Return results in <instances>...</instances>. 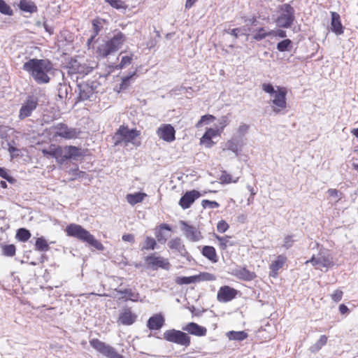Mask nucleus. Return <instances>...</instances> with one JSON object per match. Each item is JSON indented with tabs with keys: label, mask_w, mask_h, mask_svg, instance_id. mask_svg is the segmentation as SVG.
Listing matches in <instances>:
<instances>
[{
	"label": "nucleus",
	"mask_w": 358,
	"mask_h": 358,
	"mask_svg": "<svg viewBox=\"0 0 358 358\" xmlns=\"http://www.w3.org/2000/svg\"><path fill=\"white\" fill-rule=\"evenodd\" d=\"M22 69L29 73L37 84L41 85L50 82L48 74L52 71L53 65L47 59H30L24 63Z\"/></svg>",
	"instance_id": "nucleus-1"
},
{
	"label": "nucleus",
	"mask_w": 358,
	"mask_h": 358,
	"mask_svg": "<svg viewBox=\"0 0 358 358\" xmlns=\"http://www.w3.org/2000/svg\"><path fill=\"white\" fill-rule=\"evenodd\" d=\"M126 41V36L118 31L115 33L110 39L103 41L99 44L96 48V53L99 56L105 58L118 51Z\"/></svg>",
	"instance_id": "nucleus-2"
},
{
	"label": "nucleus",
	"mask_w": 358,
	"mask_h": 358,
	"mask_svg": "<svg viewBox=\"0 0 358 358\" xmlns=\"http://www.w3.org/2000/svg\"><path fill=\"white\" fill-rule=\"evenodd\" d=\"M66 232L69 236L86 242L99 250H103L104 248L103 245L93 235L79 224H70L66 227Z\"/></svg>",
	"instance_id": "nucleus-3"
},
{
	"label": "nucleus",
	"mask_w": 358,
	"mask_h": 358,
	"mask_svg": "<svg viewBox=\"0 0 358 358\" xmlns=\"http://www.w3.org/2000/svg\"><path fill=\"white\" fill-rule=\"evenodd\" d=\"M66 232L69 236L86 242L99 250H103L104 248L103 245L93 235L79 224H70L66 227Z\"/></svg>",
	"instance_id": "nucleus-4"
},
{
	"label": "nucleus",
	"mask_w": 358,
	"mask_h": 358,
	"mask_svg": "<svg viewBox=\"0 0 358 358\" xmlns=\"http://www.w3.org/2000/svg\"><path fill=\"white\" fill-rule=\"evenodd\" d=\"M262 90L273 97L271 103L273 105V111L275 113H280L282 110L287 107V91L285 88L277 87V90H275L271 83H264L262 85Z\"/></svg>",
	"instance_id": "nucleus-5"
},
{
	"label": "nucleus",
	"mask_w": 358,
	"mask_h": 358,
	"mask_svg": "<svg viewBox=\"0 0 358 358\" xmlns=\"http://www.w3.org/2000/svg\"><path fill=\"white\" fill-rule=\"evenodd\" d=\"M295 11L292 6L288 3L282 5L280 8L279 15L276 19V24L281 28H289L295 20Z\"/></svg>",
	"instance_id": "nucleus-6"
},
{
	"label": "nucleus",
	"mask_w": 358,
	"mask_h": 358,
	"mask_svg": "<svg viewBox=\"0 0 358 358\" xmlns=\"http://www.w3.org/2000/svg\"><path fill=\"white\" fill-rule=\"evenodd\" d=\"M163 336L166 341L185 348L189 346L191 343L188 334L180 330L169 329L166 331Z\"/></svg>",
	"instance_id": "nucleus-7"
},
{
	"label": "nucleus",
	"mask_w": 358,
	"mask_h": 358,
	"mask_svg": "<svg viewBox=\"0 0 358 358\" xmlns=\"http://www.w3.org/2000/svg\"><path fill=\"white\" fill-rule=\"evenodd\" d=\"M98 83L94 80H87L78 84V96L80 101L90 100L96 92Z\"/></svg>",
	"instance_id": "nucleus-8"
},
{
	"label": "nucleus",
	"mask_w": 358,
	"mask_h": 358,
	"mask_svg": "<svg viewBox=\"0 0 358 358\" xmlns=\"http://www.w3.org/2000/svg\"><path fill=\"white\" fill-rule=\"evenodd\" d=\"M92 348L108 358H124V356L118 354L112 346L94 338L90 341Z\"/></svg>",
	"instance_id": "nucleus-9"
},
{
	"label": "nucleus",
	"mask_w": 358,
	"mask_h": 358,
	"mask_svg": "<svg viewBox=\"0 0 358 358\" xmlns=\"http://www.w3.org/2000/svg\"><path fill=\"white\" fill-rule=\"evenodd\" d=\"M306 263H310L317 268H321L322 267L328 268L334 265L331 255L325 250H321L317 257L313 255Z\"/></svg>",
	"instance_id": "nucleus-10"
},
{
	"label": "nucleus",
	"mask_w": 358,
	"mask_h": 358,
	"mask_svg": "<svg viewBox=\"0 0 358 358\" xmlns=\"http://www.w3.org/2000/svg\"><path fill=\"white\" fill-rule=\"evenodd\" d=\"M38 105V99L34 95H29L21 106L19 112V118L24 120L31 115Z\"/></svg>",
	"instance_id": "nucleus-11"
},
{
	"label": "nucleus",
	"mask_w": 358,
	"mask_h": 358,
	"mask_svg": "<svg viewBox=\"0 0 358 358\" xmlns=\"http://www.w3.org/2000/svg\"><path fill=\"white\" fill-rule=\"evenodd\" d=\"M180 224L185 237L190 241L197 242L203 238L201 231L196 227L189 225L185 221H180Z\"/></svg>",
	"instance_id": "nucleus-12"
},
{
	"label": "nucleus",
	"mask_w": 358,
	"mask_h": 358,
	"mask_svg": "<svg viewBox=\"0 0 358 358\" xmlns=\"http://www.w3.org/2000/svg\"><path fill=\"white\" fill-rule=\"evenodd\" d=\"M158 137L164 141L171 143L176 139V130L170 124H162L156 131Z\"/></svg>",
	"instance_id": "nucleus-13"
},
{
	"label": "nucleus",
	"mask_w": 358,
	"mask_h": 358,
	"mask_svg": "<svg viewBox=\"0 0 358 358\" xmlns=\"http://www.w3.org/2000/svg\"><path fill=\"white\" fill-rule=\"evenodd\" d=\"M145 263L152 268V270H156L158 268L169 270L170 268V263L168 259L162 257L149 255L145 257Z\"/></svg>",
	"instance_id": "nucleus-14"
},
{
	"label": "nucleus",
	"mask_w": 358,
	"mask_h": 358,
	"mask_svg": "<svg viewBox=\"0 0 358 358\" xmlns=\"http://www.w3.org/2000/svg\"><path fill=\"white\" fill-rule=\"evenodd\" d=\"M138 135L136 129H129L127 127L121 126L115 133L117 141L131 142Z\"/></svg>",
	"instance_id": "nucleus-15"
},
{
	"label": "nucleus",
	"mask_w": 358,
	"mask_h": 358,
	"mask_svg": "<svg viewBox=\"0 0 358 358\" xmlns=\"http://www.w3.org/2000/svg\"><path fill=\"white\" fill-rule=\"evenodd\" d=\"M243 145L244 143L243 139L237 136H234L224 143L222 150H230L234 152L236 156H238Z\"/></svg>",
	"instance_id": "nucleus-16"
},
{
	"label": "nucleus",
	"mask_w": 358,
	"mask_h": 358,
	"mask_svg": "<svg viewBox=\"0 0 358 358\" xmlns=\"http://www.w3.org/2000/svg\"><path fill=\"white\" fill-rule=\"evenodd\" d=\"M137 319V315L132 312L131 308L124 307L120 312L118 322L123 325L133 324Z\"/></svg>",
	"instance_id": "nucleus-17"
},
{
	"label": "nucleus",
	"mask_w": 358,
	"mask_h": 358,
	"mask_svg": "<svg viewBox=\"0 0 358 358\" xmlns=\"http://www.w3.org/2000/svg\"><path fill=\"white\" fill-rule=\"evenodd\" d=\"M201 196V194L197 190H191L185 193L179 201V205L183 209L189 208L194 201Z\"/></svg>",
	"instance_id": "nucleus-18"
},
{
	"label": "nucleus",
	"mask_w": 358,
	"mask_h": 358,
	"mask_svg": "<svg viewBox=\"0 0 358 358\" xmlns=\"http://www.w3.org/2000/svg\"><path fill=\"white\" fill-rule=\"evenodd\" d=\"M55 135L66 139H73L78 136V132L76 129L69 128L64 124H59L56 127Z\"/></svg>",
	"instance_id": "nucleus-19"
},
{
	"label": "nucleus",
	"mask_w": 358,
	"mask_h": 358,
	"mask_svg": "<svg viewBox=\"0 0 358 358\" xmlns=\"http://www.w3.org/2000/svg\"><path fill=\"white\" fill-rule=\"evenodd\" d=\"M237 291L229 286H223L217 292V300L222 302H228L236 297Z\"/></svg>",
	"instance_id": "nucleus-20"
},
{
	"label": "nucleus",
	"mask_w": 358,
	"mask_h": 358,
	"mask_svg": "<svg viewBox=\"0 0 358 358\" xmlns=\"http://www.w3.org/2000/svg\"><path fill=\"white\" fill-rule=\"evenodd\" d=\"M182 330L196 336H204L206 334V327L199 325L195 322H189L182 327Z\"/></svg>",
	"instance_id": "nucleus-21"
},
{
	"label": "nucleus",
	"mask_w": 358,
	"mask_h": 358,
	"mask_svg": "<svg viewBox=\"0 0 358 358\" xmlns=\"http://www.w3.org/2000/svg\"><path fill=\"white\" fill-rule=\"evenodd\" d=\"M42 152L44 156L55 158L59 163H61V159L63 158L64 150L60 146L56 147L55 145H51L48 150L43 149Z\"/></svg>",
	"instance_id": "nucleus-22"
},
{
	"label": "nucleus",
	"mask_w": 358,
	"mask_h": 358,
	"mask_svg": "<svg viewBox=\"0 0 358 358\" xmlns=\"http://www.w3.org/2000/svg\"><path fill=\"white\" fill-rule=\"evenodd\" d=\"M63 150V158L61 159V164L67 159H76L78 157L81 156L80 149L76 146H66Z\"/></svg>",
	"instance_id": "nucleus-23"
},
{
	"label": "nucleus",
	"mask_w": 358,
	"mask_h": 358,
	"mask_svg": "<svg viewBox=\"0 0 358 358\" xmlns=\"http://www.w3.org/2000/svg\"><path fill=\"white\" fill-rule=\"evenodd\" d=\"M168 245L171 250L176 251L182 257H186L188 255L185 246L180 238L177 237L171 239L169 242Z\"/></svg>",
	"instance_id": "nucleus-24"
},
{
	"label": "nucleus",
	"mask_w": 358,
	"mask_h": 358,
	"mask_svg": "<svg viewBox=\"0 0 358 358\" xmlns=\"http://www.w3.org/2000/svg\"><path fill=\"white\" fill-rule=\"evenodd\" d=\"M331 29L336 35L343 33V27L340 20V15L336 12L331 13Z\"/></svg>",
	"instance_id": "nucleus-25"
},
{
	"label": "nucleus",
	"mask_w": 358,
	"mask_h": 358,
	"mask_svg": "<svg viewBox=\"0 0 358 358\" xmlns=\"http://www.w3.org/2000/svg\"><path fill=\"white\" fill-rule=\"evenodd\" d=\"M164 322L163 316L160 314L150 317L148 321V327L150 330H158L162 328Z\"/></svg>",
	"instance_id": "nucleus-26"
},
{
	"label": "nucleus",
	"mask_w": 358,
	"mask_h": 358,
	"mask_svg": "<svg viewBox=\"0 0 358 358\" xmlns=\"http://www.w3.org/2000/svg\"><path fill=\"white\" fill-rule=\"evenodd\" d=\"M171 231V228L168 224H162L158 229H155V235L157 241L160 243H164L166 241L167 237L164 234L163 230Z\"/></svg>",
	"instance_id": "nucleus-27"
},
{
	"label": "nucleus",
	"mask_w": 358,
	"mask_h": 358,
	"mask_svg": "<svg viewBox=\"0 0 358 358\" xmlns=\"http://www.w3.org/2000/svg\"><path fill=\"white\" fill-rule=\"evenodd\" d=\"M202 255L212 262H217V257L215 249L213 246H203L201 250Z\"/></svg>",
	"instance_id": "nucleus-28"
},
{
	"label": "nucleus",
	"mask_w": 358,
	"mask_h": 358,
	"mask_svg": "<svg viewBox=\"0 0 358 358\" xmlns=\"http://www.w3.org/2000/svg\"><path fill=\"white\" fill-rule=\"evenodd\" d=\"M236 275L244 280H252L256 277L255 273L250 271L245 268L236 270Z\"/></svg>",
	"instance_id": "nucleus-29"
},
{
	"label": "nucleus",
	"mask_w": 358,
	"mask_h": 358,
	"mask_svg": "<svg viewBox=\"0 0 358 358\" xmlns=\"http://www.w3.org/2000/svg\"><path fill=\"white\" fill-rule=\"evenodd\" d=\"M146 194L142 192H136L134 194H129L127 195V202L134 206L136 203L142 202L144 198L146 196Z\"/></svg>",
	"instance_id": "nucleus-30"
},
{
	"label": "nucleus",
	"mask_w": 358,
	"mask_h": 358,
	"mask_svg": "<svg viewBox=\"0 0 358 358\" xmlns=\"http://www.w3.org/2000/svg\"><path fill=\"white\" fill-rule=\"evenodd\" d=\"M220 131L218 129H208L202 138H201V143H205L206 141H208L209 143L208 147H210L212 142V138L215 137L217 135H220Z\"/></svg>",
	"instance_id": "nucleus-31"
},
{
	"label": "nucleus",
	"mask_w": 358,
	"mask_h": 358,
	"mask_svg": "<svg viewBox=\"0 0 358 358\" xmlns=\"http://www.w3.org/2000/svg\"><path fill=\"white\" fill-rule=\"evenodd\" d=\"M19 7L22 10L30 13H33L37 10V7L33 2L26 0H21L19 3Z\"/></svg>",
	"instance_id": "nucleus-32"
},
{
	"label": "nucleus",
	"mask_w": 358,
	"mask_h": 358,
	"mask_svg": "<svg viewBox=\"0 0 358 358\" xmlns=\"http://www.w3.org/2000/svg\"><path fill=\"white\" fill-rule=\"evenodd\" d=\"M117 292L120 294H124L127 300L137 301L139 298V294L131 289H120Z\"/></svg>",
	"instance_id": "nucleus-33"
},
{
	"label": "nucleus",
	"mask_w": 358,
	"mask_h": 358,
	"mask_svg": "<svg viewBox=\"0 0 358 358\" xmlns=\"http://www.w3.org/2000/svg\"><path fill=\"white\" fill-rule=\"evenodd\" d=\"M50 247L49 245L45 240V238L43 236L36 238L35 243V250L40 252H46L49 250Z\"/></svg>",
	"instance_id": "nucleus-34"
},
{
	"label": "nucleus",
	"mask_w": 358,
	"mask_h": 358,
	"mask_svg": "<svg viewBox=\"0 0 358 358\" xmlns=\"http://www.w3.org/2000/svg\"><path fill=\"white\" fill-rule=\"evenodd\" d=\"M227 336L229 340L242 341L248 337V334L244 331H231L227 333Z\"/></svg>",
	"instance_id": "nucleus-35"
},
{
	"label": "nucleus",
	"mask_w": 358,
	"mask_h": 358,
	"mask_svg": "<svg viewBox=\"0 0 358 358\" xmlns=\"http://www.w3.org/2000/svg\"><path fill=\"white\" fill-rule=\"evenodd\" d=\"M286 261V257L283 255L278 256L276 260L273 261L271 264V269L273 273H277L278 271L281 268Z\"/></svg>",
	"instance_id": "nucleus-36"
},
{
	"label": "nucleus",
	"mask_w": 358,
	"mask_h": 358,
	"mask_svg": "<svg viewBox=\"0 0 358 358\" xmlns=\"http://www.w3.org/2000/svg\"><path fill=\"white\" fill-rule=\"evenodd\" d=\"M274 34V31H267L264 28L262 27L258 29L253 34V38L256 41H262L266 36H271Z\"/></svg>",
	"instance_id": "nucleus-37"
},
{
	"label": "nucleus",
	"mask_w": 358,
	"mask_h": 358,
	"mask_svg": "<svg viewBox=\"0 0 358 358\" xmlns=\"http://www.w3.org/2000/svg\"><path fill=\"white\" fill-rule=\"evenodd\" d=\"M215 237L219 241L220 247L222 250H226L228 246H233L234 245V243L230 241L231 237L229 236H220L215 235Z\"/></svg>",
	"instance_id": "nucleus-38"
},
{
	"label": "nucleus",
	"mask_w": 358,
	"mask_h": 358,
	"mask_svg": "<svg viewBox=\"0 0 358 358\" xmlns=\"http://www.w3.org/2000/svg\"><path fill=\"white\" fill-rule=\"evenodd\" d=\"M327 342V337L325 335L320 336V339L310 348V351L313 353L318 352Z\"/></svg>",
	"instance_id": "nucleus-39"
},
{
	"label": "nucleus",
	"mask_w": 358,
	"mask_h": 358,
	"mask_svg": "<svg viewBox=\"0 0 358 358\" xmlns=\"http://www.w3.org/2000/svg\"><path fill=\"white\" fill-rule=\"evenodd\" d=\"M16 237L19 241L26 242L31 237V233L25 228H20L17 231Z\"/></svg>",
	"instance_id": "nucleus-40"
},
{
	"label": "nucleus",
	"mask_w": 358,
	"mask_h": 358,
	"mask_svg": "<svg viewBox=\"0 0 358 358\" xmlns=\"http://www.w3.org/2000/svg\"><path fill=\"white\" fill-rule=\"evenodd\" d=\"M292 42L290 39H285L277 43V50L280 52L289 51Z\"/></svg>",
	"instance_id": "nucleus-41"
},
{
	"label": "nucleus",
	"mask_w": 358,
	"mask_h": 358,
	"mask_svg": "<svg viewBox=\"0 0 358 358\" xmlns=\"http://www.w3.org/2000/svg\"><path fill=\"white\" fill-rule=\"evenodd\" d=\"M196 282V276L192 275L189 277H178L176 280V282L178 285H188L191 283H194Z\"/></svg>",
	"instance_id": "nucleus-42"
},
{
	"label": "nucleus",
	"mask_w": 358,
	"mask_h": 358,
	"mask_svg": "<svg viewBox=\"0 0 358 358\" xmlns=\"http://www.w3.org/2000/svg\"><path fill=\"white\" fill-rule=\"evenodd\" d=\"M327 193L331 198L332 203L334 204L338 203L341 199L342 193L336 189H329Z\"/></svg>",
	"instance_id": "nucleus-43"
},
{
	"label": "nucleus",
	"mask_w": 358,
	"mask_h": 358,
	"mask_svg": "<svg viewBox=\"0 0 358 358\" xmlns=\"http://www.w3.org/2000/svg\"><path fill=\"white\" fill-rule=\"evenodd\" d=\"M157 245V243L155 238L147 236L145 240L144 245L142 247V250H154Z\"/></svg>",
	"instance_id": "nucleus-44"
},
{
	"label": "nucleus",
	"mask_w": 358,
	"mask_h": 358,
	"mask_svg": "<svg viewBox=\"0 0 358 358\" xmlns=\"http://www.w3.org/2000/svg\"><path fill=\"white\" fill-rule=\"evenodd\" d=\"M220 180L222 183L229 184L231 182H236L238 180V177H236L235 179L232 178V176L227 173L226 171H223L220 176Z\"/></svg>",
	"instance_id": "nucleus-45"
},
{
	"label": "nucleus",
	"mask_w": 358,
	"mask_h": 358,
	"mask_svg": "<svg viewBox=\"0 0 358 358\" xmlns=\"http://www.w3.org/2000/svg\"><path fill=\"white\" fill-rule=\"evenodd\" d=\"M196 282L199 281H213L215 280V276L210 273L204 272L196 275Z\"/></svg>",
	"instance_id": "nucleus-46"
},
{
	"label": "nucleus",
	"mask_w": 358,
	"mask_h": 358,
	"mask_svg": "<svg viewBox=\"0 0 358 358\" xmlns=\"http://www.w3.org/2000/svg\"><path fill=\"white\" fill-rule=\"evenodd\" d=\"M136 74V72H133L131 74L124 76L122 78V82L119 86V91L125 90L129 84L130 79Z\"/></svg>",
	"instance_id": "nucleus-47"
},
{
	"label": "nucleus",
	"mask_w": 358,
	"mask_h": 358,
	"mask_svg": "<svg viewBox=\"0 0 358 358\" xmlns=\"http://www.w3.org/2000/svg\"><path fill=\"white\" fill-rule=\"evenodd\" d=\"M0 13L8 15L13 14L12 9L3 0H0Z\"/></svg>",
	"instance_id": "nucleus-48"
},
{
	"label": "nucleus",
	"mask_w": 358,
	"mask_h": 358,
	"mask_svg": "<svg viewBox=\"0 0 358 358\" xmlns=\"http://www.w3.org/2000/svg\"><path fill=\"white\" fill-rule=\"evenodd\" d=\"M131 61H132V57H130V56H123L122 57L120 63L118 65H117L116 68L117 69H122L126 67L127 66L131 64Z\"/></svg>",
	"instance_id": "nucleus-49"
},
{
	"label": "nucleus",
	"mask_w": 358,
	"mask_h": 358,
	"mask_svg": "<svg viewBox=\"0 0 358 358\" xmlns=\"http://www.w3.org/2000/svg\"><path fill=\"white\" fill-rule=\"evenodd\" d=\"M3 254L8 257H13L15 254V246L14 245H6L3 248Z\"/></svg>",
	"instance_id": "nucleus-50"
},
{
	"label": "nucleus",
	"mask_w": 358,
	"mask_h": 358,
	"mask_svg": "<svg viewBox=\"0 0 358 358\" xmlns=\"http://www.w3.org/2000/svg\"><path fill=\"white\" fill-rule=\"evenodd\" d=\"M201 205L203 208H217L220 206V204L215 201H209L207 199H204L201 202Z\"/></svg>",
	"instance_id": "nucleus-51"
},
{
	"label": "nucleus",
	"mask_w": 358,
	"mask_h": 358,
	"mask_svg": "<svg viewBox=\"0 0 358 358\" xmlns=\"http://www.w3.org/2000/svg\"><path fill=\"white\" fill-rule=\"evenodd\" d=\"M249 129H250V126L248 124H245V123L241 124L237 129V133L238 134V136L237 137L241 138L243 136H245L248 133Z\"/></svg>",
	"instance_id": "nucleus-52"
},
{
	"label": "nucleus",
	"mask_w": 358,
	"mask_h": 358,
	"mask_svg": "<svg viewBox=\"0 0 358 358\" xmlns=\"http://www.w3.org/2000/svg\"><path fill=\"white\" fill-rule=\"evenodd\" d=\"M228 34L232 35L235 38H237L240 35H245L246 30L243 28H235L232 29H229L227 31Z\"/></svg>",
	"instance_id": "nucleus-53"
},
{
	"label": "nucleus",
	"mask_w": 358,
	"mask_h": 358,
	"mask_svg": "<svg viewBox=\"0 0 358 358\" xmlns=\"http://www.w3.org/2000/svg\"><path fill=\"white\" fill-rule=\"evenodd\" d=\"M294 241L295 240L294 239L293 236H286L284 238V243L282 245V247L285 248V249H289L293 245Z\"/></svg>",
	"instance_id": "nucleus-54"
},
{
	"label": "nucleus",
	"mask_w": 358,
	"mask_h": 358,
	"mask_svg": "<svg viewBox=\"0 0 358 358\" xmlns=\"http://www.w3.org/2000/svg\"><path fill=\"white\" fill-rule=\"evenodd\" d=\"M101 27V22L99 20H94L92 21L93 34H94V36H97L99 34Z\"/></svg>",
	"instance_id": "nucleus-55"
},
{
	"label": "nucleus",
	"mask_w": 358,
	"mask_h": 358,
	"mask_svg": "<svg viewBox=\"0 0 358 358\" xmlns=\"http://www.w3.org/2000/svg\"><path fill=\"white\" fill-rule=\"evenodd\" d=\"M215 117L212 115H205L201 116L200 120L196 123V127L199 128L206 123L208 120H214Z\"/></svg>",
	"instance_id": "nucleus-56"
},
{
	"label": "nucleus",
	"mask_w": 358,
	"mask_h": 358,
	"mask_svg": "<svg viewBox=\"0 0 358 358\" xmlns=\"http://www.w3.org/2000/svg\"><path fill=\"white\" fill-rule=\"evenodd\" d=\"M229 224L224 220L220 221L217 224V230L220 233L225 232L229 229Z\"/></svg>",
	"instance_id": "nucleus-57"
},
{
	"label": "nucleus",
	"mask_w": 358,
	"mask_h": 358,
	"mask_svg": "<svg viewBox=\"0 0 358 358\" xmlns=\"http://www.w3.org/2000/svg\"><path fill=\"white\" fill-rule=\"evenodd\" d=\"M343 292L341 290H336L334 293L331 295V299L333 301L338 302L341 300Z\"/></svg>",
	"instance_id": "nucleus-58"
},
{
	"label": "nucleus",
	"mask_w": 358,
	"mask_h": 358,
	"mask_svg": "<svg viewBox=\"0 0 358 358\" xmlns=\"http://www.w3.org/2000/svg\"><path fill=\"white\" fill-rule=\"evenodd\" d=\"M0 176L9 182L13 180V178L8 174L6 170L1 167H0Z\"/></svg>",
	"instance_id": "nucleus-59"
},
{
	"label": "nucleus",
	"mask_w": 358,
	"mask_h": 358,
	"mask_svg": "<svg viewBox=\"0 0 358 358\" xmlns=\"http://www.w3.org/2000/svg\"><path fill=\"white\" fill-rule=\"evenodd\" d=\"M111 6L115 8H122V2L120 0H108L106 1Z\"/></svg>",
	"instance_id": "nucleus-60"
},
{
	"label": "nucleus",
	"mask_w": 358,
	"mask_h": 358,
	"mask_svg": "<svg viewBox=\"0 0 358 358\" xmlns=\"http://www.w3.org/2000/svg\"><path fill=\"white\" fill-rule=\"evenodd\" d=\"M124 241L134 243V236L133 234H124L122 237Z\"/></svg>",
	"instance_id": "nucleus-61"
},
{
	"label": "nucleus",
	"mask_w": 358,
	"mask_h": 358,
	"mask_svg": "<svg viewBox=\"0 0 358 358\" xmlns=\"http://www.w3.org/2000/svg\"><path fill=\"white\" fill-rule=\"evenodd\" d=\"M220 132L224 129V128L228 124V120L226 117H223L220 122Z\"/></svg>",
	"instance_id": "nucleus-62"
},
{
	"label": "nucleus",
	"mask_w": 358,
	"mask_h": 358,
	"mask_svg": "<svg viewBox=\"0 0 358 358\" xmlns=\"http://www.w3.org/2000/svg\"><path fill=\"white\" fill-rule=\"evenodd\" d=\"M273 35L278 36L280 38H285L287 36L286 31L281 29H279L277 31H274Z\"/></svg>",
	"instance_id": "nucleus-63"
},
{
	"label": "nucleus",
	"mask_w": 358,
	"mask_h": 358,
	"mask_svg": "<svg viewBox=\"0 0 358 358\" xmlns=\"http://www.w3.org/2000/svg\"><path fill=\"white\" fill-rule=\"evenodd\" d=\"M339 311L342 315H344L348 313L349 309L345 304H341L339 306Z\"/></svg>",
	"instance_id": "nucleus-64"
}]
</instances>
